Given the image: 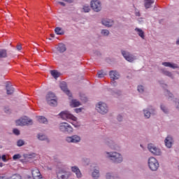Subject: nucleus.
I'll use <instances>...</instances> for the list:
<instances>
[{
  "mask_svg": "<svg viewBox=\"0 0 179 179\" xmlns=\"http://www.w3.org/2000/svg\"><path fill=\"white\" fill-rule=\"evenodd\" d=\"M59 115L62 120H71V121H73L71 124L76 128L79 127V124L76 122L78 118H76V117H75L73 115L71 114L69 111H63L59 114Z\"/></svg>",
  "mask_w": 179,
  "mask_h": 179,
  "instance_id": "nucleus-1",
  "label": "nucleus"
},
{
  "mask_svg": "<svg viewBox=\"0 0 179 179\" xmlns=\"http://www.w3.org/2000/svg\"><path fill=\"white\" fill-rule=\"evenodd\" d=\"M106 157L110 159L114 163H122V161L124 160L122 155L117 152H106Z\"/></svg>",
  "mask_w": 179,
  "mask_h": 179,
  "instance_id": "nucleus-2",
  "label": "nucleus"
},
{
  "mask_svg": "<svg viewBox=\"0 0 179 179\" xmlns=\"http://www.w3.org/2000/svg\"><path fill=\"white\" fill-rule=\"evenodd\" d=\"M46 101L49 106L55 107L58 104V99L55 96V94L52 92H48L46 95Z\"/></svg>",
  "mask_w": 179,
  "mask_h": 179,
  "instance_id": "nucleus-3",
  "label": "nucleus"
},
{
  "mask_svg": "<svg viewBox=\"0 0 179 179\" xmlns=\"http://www.w3.org/2000/svg\"><path fill=\"white\" fill-rule=\"evenodd\" d=\"M148 167L152 171H157L159 167V161L153 157H150L148 159Z\"/></svg>",
  "mask_w": 179,
  "mask_h": 179,
  "instance_id": "nucleus-4",
  "label": "nucleus"
},
{
  "mask_svg": "<svg viewBox=\"0 0 179 179\" xmlns=\"http://www.w3.org/2000/svg\"><path fill=\"white\" fill-rule=\"evenodd\" d=\"M59 129L60 132H64V134H72L73 132V128L71 124L66 122H62L59 125Z\"/></svg>",
  "mask_w": 179,
  "mask_h": 179,
  "instance_id": "nucleus-5",
  "label": "nucleus"
},
{
  "mask_svg": "<svg viewBox=\"0 0 179 179\" xmlns=\"http://www.w3.org/2000/svg\"><path fill=\"white\" fill-rule=\"evenodd\" d=\"M96 110L99 114L104 115L108 113V106L106 103L100 101L96 105Z\"/></svg>",
  "mask_w": 179,
  "mask_h": 179,
  "instance_id": "nucleus-6",
  "label": "nucleus"
},
{
  "mask_svg": "<svg viewBox=\"0 0 179 179\" xmlns=\"http://www.w3.org/2000/svg\"><path fill=\"white\" fill-rule=\"evenodd\" d=\"M57 177L58 179H69L72 177V172L65 168L60 169Z\"/></svg>",
  "mask_w": 179,
  "mask_h": 179,
  "instance_id": "nucleus-7",
  "label": "nucleus"
},
{
  "mask_svg": "<svg viewBox=\"0 0 179 179\" xmlns=\"http://www.w3.org/2000/svg\"><path fill=\"white\" fill-rule=\"evenodd\" d=\"M16 125H19L23 127L24 125H31L33 124V120L29 119V117L24 116V117H21L15 122Z\"/></svg>",
  "mask_w": 179,
  "mask_h": 179,
  "instance_id": "nucleus-8",
  "label": "nucleus"
},
{
  "mask_svg": "<svg viewBox=\"0 0 179 179\" xmlns=\"http://www.w3.org/2000/svg\"><path fill=\"white\" fill-rule=\"evenodd\" d=\"M90 6L94 10V12H101L102 7H101V1L100 0H92L90 2Z\"/></svg>",
  "mask_w": 179,
  "mask_h": 179,
  "instance_id": "nucleus-9",
  "label": "nucleus"
},
{
  "mask_svg": "<svg viewBox=\"0 0 179 179\" xmlns=\"http://www.w3.org/2000/svg\"><path fill=\"white\" fill-rule=\"evenodd\" d=\"M148 148V150L155 156H162V150L155 145V144H149Z\"/></svg>",
  "mask_w": 179,
  "mask_h": 179,
  "instance_id": "nucleus-10",
  "label": "nucleus"
},
{
  "mask_svg": "<svg viewBox=\"0 0 179 179\" xmlns=\"http://www.w3.org/2000/svg\"><path fill=\"white\" fill-rule=\"evenodd\" d=\"M122 55H123L124 59L128 61V62H134V61H136V56L128 51L122 50Z\"/></svg>",
  "mask_w": 179,
  "mask_h": 179,
  "instance_id": "nucleus-11",
  "label": "nucleus"
},
{
  "mask_svg": "<svg viewBox=\"0 0 179 179\" xmlns=\"http://www.w3.org/2000/svg\"><path fill=\"white\" fill-rule=\"evenodd\" d=\"M110 78L111 79V85L112 86H117V83L115 80L120 79V73L116 71H111L109 73Z\"/></svg>",
  "mask_w": 179,
  "mask_h": 179,
  "instance_id": "nucleus-12",
  "label": "nucleus"
},
{
  "mask_svg": "<svg viewBox=\"0 0 179 179\" xmlns=\"http://www.w3.org/2000/svg\"><path fill=\"white\" fill-rule=\"evenodd\" d=\"M66 141H67L68 143H78V142H80V136L78 135L68 136L66 138Z\"/></svg>",
  "mask_w": 179,
  "mask_h": 179,
  "instance_id": "nucleus-13",
  "label": "nucleus"
},
{
  "mask_svg": "<svg viewBox=\"0 0 179 179\" xmlns=\"http://www.w3.org/2000/svg\"><path fill=\"white\" fill-rule=\"evenodd\" d=\"M60 87H61L62 90L64 91V93H66V94H67V96H69V97H72V94L71 93V92L69 90H68V87H66V83H65V82L61 83Z\"/></svg>",
  "mask_w": 179,
  "mask_h": 179,
  "instance_id": "nucleus-14",
  "label": "nucleus"
},
{
  "mask_svg": "<svg viewBox=\"0 0 179 179\" xmlns=\"http://www.w3.org/2000/svg\"><path fill=\"white\" fill-rule=\"evenodd\" d=\"M102 24H103V26H106V27H111V26L114 24V21L110 19L105 18L102 20Z\"/></svg>",
  "mask_w": 179,
  "mask_h": 179,
  "instance_id": "nucleus-15",
  "label": "nucleus"
},
{
  "mask_svg": "<svg viewBox=\"0 0 179 179\" xmlns=\"http://www.w3.org/2000/svg\"><path fill=\"white\" fill-rule=\"evenodd\" d=\"M71 171L73 173H75L77 178H82V173L80 172V170L79 169V168H78V166H72Z\"/></svg>",
  "mask_w": 179,
  "mask_h": 179,
  "instance_id": "nucleus-16",
  "label": "nucleus"
},
{
  "mask_svg": "<svg viewBox=\"0 0 179 179\" xmlns=\"http://www.w3.org/2000/svg\"><path fill=\"white\" fill-rule=\"evenodd\" d=\"M165 145L166 146V148H171V146H173V137H171V136H168L165 141Z\"/></svg>",
  "mask_w": 179,
  "mask_h": 179,
  "instance_id": "nucleus-17",
  "label": "nucleus"
},
{
  "mask_svg": "<svg viewBox=\"0 0 179 179\" xmlns=\"http://www.w3.org/2000/svg\"><path fill=\"white\" fill-rule=\"evenodd\" d=\"M162 65L168 68H171L172 69H177V68H178V65H177V64L172 62H162Z\"/></svg>",
  "mask_w": 179,
  "mask_h": 179,
  "instance_id": "nucleus-18",
  "label": "nucleus"
},
{
  "mask_svg": "<svg viewBox=\"0 0 179 179\" xmlns=\"http://www.w3.org/2000/svg\"><path fill=\"white\" fill-rule=\"evenodd\" d=\"M7 94H13L15 92V88L12 85H10V83H7L6 85Z\"/></svg>",
  "mask_w": 179,
  "mask_h": 179,
  "instance_id": "nucleus-19",
  "label": "nucleus"
},
{
  "mask_svg": "<svg viewBox=\"0 0 179 179\" xmlns=\"http://www.w3.org/2000/svg\"><path fill=\"white\" fill-rule=\"evenodd\" d=\"M135 31L136 33H137L139 37H141L143 40H145V32L143 31V30L140 28H136Z\"/></svg>",
  "mask_w": 179,
  "mask_h": 179,
  "instance_id": "nucleus-20",
  "label": "nucleus"
},
{
  "mask_svg": "<svg viewBox=\"0 0 179 179\" xmlns=\"http://www.w3.org/2000/svg\"><path fill=\"white\" fill-rule=\"evenodd\" d=\"M57 50L59 52H65L66 51V46L64 43H59Z\"/></svg>",
  "mask_w": 179,
  "mask_h": 179,
  "instance_id": "nucleus-21",
  "label": "nucleus"
},
{
  "mask_svg": "<svg viewBox=\"0 0 179 179\" xmlns=\"http://www.w3.org/2000/svg\"><path fill=\"white\" fill-rule=\"evenodd\" d=\"M152 3H155V0H145L144 6L145 9H149L152 6Z\"/></svg>",
  "mask_w": 179,
  "mask_h": 179,
  "instance_id": "nucleus-22",
  "label": "nucleus"
},
{
  "mask_svg": "<svg viewBox=\"0 0 179 179\" xmlns=\"http://www.w3.org/2000/svg\"><path fill=\"white\" fill-rule=\"evenodd\" d=\"M81 12H84L85 13H88V12H90V6H89V4H84L81 9Z\"/></svg>",
  "mask_w": 179,
  "mask_h": 179,
  "instance_id": "nucleus-23",
  "label": "nucleus"
},
{
  "mask_svg": "<svg viewBox=\"0 0 179 179\" xmlns=\"http://www.w3.org/2000/svg\"><path fill=\"white\" fill-rule=\"evenodd\" d=\"M71 107H79L80 106V102L76 99H73L71 102Z\"/></svg>",
  "mask_w": 179,
  "mask_h": 179,
  "instance_id": "nucleus-24",
  "label": "nucleus"
},
{
  "mask_svg": "<svg viewBox=\"0 0 179 179\" xmlns=\"http://www.w3.org/2000/svg\"><path fill=\"white\" fill-rule=\"evenodd\" d=\"M50 73L55 79H57V78H59V73L57 71V70H52L50 71Z\"/></svg>",
  "mask_w": 179,
  "mask_h": 179,
  "instance_id": "nucleus-25",
  "label": "nucleus"
},
{
  "mask_svg": "<svg viewBox=\"0 0 179 179\" xmlns=\"http://www.w3.org/2000/svg\"><path fill=\"white\" fill-rule=\"evenodd\" d=\"M55 31L56 34H58L59 36H62V34H64V30L60 27H56Z\"/></svg>",
  "mask_w": 179,
  "mask_h": 179,
  "instance_id": "nucleus-26",
  "label": "nucleus"
},
{
  "mask_svg": "<svg viewBox=\"0 0 179 179\" xmlns=\"http://www.w3.org/2000/svg\"><path fill=\"white\" fill-rule=\"evenodd\" d=\"M92 177L94 179H97L99 178V177H100V173L99 170L95 169L93 172H92Z\"/></svg>",
  "mask_w": 179,
  "mask_h": 179,
  "instance_id": "nucleus-27",
  "label": "nucleus"
},
{
  "mask_svg": "<svg viewBox=\"0 0 179 179\" xmlns=\"http://www.w3.org/2000/svg\"><path fill=\"white\" fill-rule=\"evenodd\" d=\"M38 139H39V141H48V138H47V136L42 134H38Z\"/></svg>",
  "mask_w": 179,
  "mask_h": 179,
  "instance_id": "nucleus-28",
  "label": "nucleus"
},
{
  "mask_svg": "<svg viewBox=\"0 0 179 179\" xmlns=\"http://www.w3.org/2000/svg\"><path fill=\"white\" fill-rule=\"evenodd\" d=\"M38 122H41V124H45L47 122V118L43 116H39L38 117Z\"/></svg>",
  "mask_w": 179,
  "mask_h": 179,
  "instance_id": "nucleus-29",
  "label": "nucleus"
},
{
  "mask_svg": "<svg viewBox=\"0 0 179 179\" xmlns=\"http://www.w3.org/2000/svg\"><path fill=\"white\" fill-rule=\"evenodd\" d=\"M162 73H164V75H165L166 76H169V78H173V73H171V72L162 69Z\"/></svg>",
  "mask_w": 179,
  "mask_h": 179,
  "instance_id": "nucleus-30",
  "label": "nucleus"
},
{
  "mask_svg": "<svg viewBox=\"0 0 179 179\" xmlns=\"http://www.w3.org/2000/svg\"><path fill=\"white\" fill-rule=\"evenodd\" d=\"M7 55L6 50H0V58H6Z\"/></svg>",
  "mask_w": 179,
  "mask_h": 179,
  "instance_id": "nucleus-31",
  "label": "nucleus"
},
{
  "mask_svg": "<svg viewBox=\"0 0 179 179\" xmlns=\"http://www.w3.org/2000/svg\"><path fill=\"white\" fill-rule=\"evenodd\" d=\"M143 113L145 118H150V111H149L148 110H144Z\"/></svg>",
  "mask_w": 179,
  "mask_h": 179,
  "instance_id": "nucleus-32",
  "label": "nucleus"
},
{
  "mask_svg": "<svg viewBox=\"0 0 179 179\" xmlns=\"http://www.w3.org/2000/svg\"><path fill=\"white\" fill-rule=\"evenodd\" d=\"M107 145L110 148L115 149V145H114V142H113V141H110L108 143H107Z\"/></svg>",
  "mask_w": 179,
  "mask_h": 179,
  "instance_id": "nucleus-33",
  "label": "nucleus"
},
{
  "mask_svg": "<svg viewBox=\"0 0 179 179\" xmlns=\"http://www.w3.org/2000/svg\"><path fill=\"white\" fill-rule=\"evenodd\" d=\"M101 33L102 36H108V34H110V31L107 29H103Z\"/></svg>",
  "mask_w": 179,
  "mask_h": 179,
  "instance_id": "nucleus-34",
  "label": "nucleus"
},
{
  "mask_svg": "<svg viewBox=\"0 0 179 179\" xmlns=\"http://www.w3.org/2000/svg\"><path fill=\"white\" fill-rule=\"evenodd\" d=\"M98 78H104V76L106 75V73L104 71H101L97 73Z\"/></svg>",
  "mask_w": 179,
  "mask_h": 179,
  "instance_id": "nucleus-35",
  "label": "nucleus"
},
{
  "mask_svg": "<svg viewBox=\"0 0 179 179\" xmlns=\"http://www.w3.org/2000/svg\"><path fill=\"white\" fill-rule=\"evenodd\" d=\"M0 159H1L2 162H3L4 163H6V162H8V157H6V155H3L0 157Z\"/></svg>",
  "mask_w": 179,
  "mask_h": 179,
  "instance_id": "nucleus-36",
  "label": "nucleus"
},
{
  "mask_svg": "<svg viewBox=\"0 0 179 179\" xmlns=\"http://www.w3.org/2000/svg\"><path fill=\"white\" fill-rule=\"evenodd\" d=\"M22 157V155L20 154H16L13 156V160H17Z\"/></svg>",
  "mask_w": 179,
  "mask_h": 179,
  "instance_id": "nucleus-37",
  "label": "nucleus"
},
{
  "mask_svg": "<svg viewBox=\"0 0 179 179\" xmlns=\"http://www.w3.org/2000/svg\"><path fill=\"white\" fill-rule=\"evenodd\" d=\"M17 146H23L24 145V141L23 140H18L17 142Z\"/></svg>",
  "mask_w": 179,
  "mask_h": 179,
  "instance_id": "nucleus-38",
  "label": "nucleus"
},
{
  "mask_svg": "<svg viewBox=\"0 0 179 179\" xmlns=\"http://www.w3.org/2000/svg\"><path fill=\"white\" fill-rule=\"evenodd\" d=\"M106 178L107 179H115V178H114V176H113V173H107L106 174Z\"/></svg>",
  "mask_w": 179,
  "mask_h": 179,
  "instance_id": "nucleus-39",
  "label": "nucleus"
},
{
  "mask_svg": "<svg viewBox=\"0 0 179 179\" xmlns=\"http://www.w3.org/2000/svg\"><path fill=\"white\" fill-rule=\"evenodd\" d=\"M143 90H144L143 86L142 85L138 86V92H139V93H143Z\"/></svg>",
  "mask_w": 179,
  "mask_h": 179,
  "instance_id": "nucleus-40",
  "label": "nucleus"
},
{
  "mask_svg": "<svg viewBox=\"0 0 179 179\" xmlns=\"http://www.w3.org/2000/svg\"><path fill=\"white\" fill-rule=\"evenodd\" d=\"M161 109L162 110V111H164V113H165V114H167L169 113V110L166 108V106L162 105L161 106Z\"/></svg>",
  "mask_w": 179,
  "mask_h": 179,
  "instance_id": "nucleus-41",
  "label": "nucleus"
},
{
  "mask_svg": "<svg viewBox=\"0 0 179 179\" xmlns=\"http://www.w3.org/2000/svg\"><path fill=\"white\" fill-rule=\"evenodd\" d=\"M165 94H166V96H169V97H173V94L170 93V92H169V90L165 91Z\"/></svg>",
  "mask_w": 179,
  "mask_h": 179,
  "instance_id": "nucleus-42",
  "label": "nucleus"
},
{
  "mask_svg": "<svg viewBox=\"0 0 179 179\" xmlns=\"http://www.w3.org/2000/svg\"><path fill=\"white\" fill-rule=\"evenodd\" d=\"M13 134H15V135H20V131L17 129H13Z\"/></svg>",
  "mask_w": 179,
  "mask_h": 179,
  "instance_id": "nucleus-43",
  "label": "nucleus"
},
{
  "mask_svg": "<svg viewBox=\"0 0 179 179\" xmlns=\"http://www.w3.org/2000/svg\"><path fill=\"white\" fill-rule=\"evenodd\" d=\"M175 104L176 106V108L179 109V100L178 99H176Z\"/></svg>",
  "mask_w": 179,
  "mask_h": 179,
  "instance_id": "nucleus-44",
  "label": "nucleus"
},
{
  "mask_svg": "<svg viewBox=\"0 0 179 179\" xmlns=\"http://www.w3.org/2000/svg\"><path fill=\"white\" fill-rule=\"evenodd\" d=\"M17 50L18 51H20V50H22V45H17Z\"/></svg>",
  "mask_w": 179,
  "mask_h": 179,
  "instance_id": "nucleus-45",
  "label": "nucleus"
},
{
  "mask_svg": "<svg viewBox=\"0 0 179 179\" xmlns=\"http://www.w3.org/2000/svg\"><path fill=\"white\" fill-rule=\"evenodd\" d=\"M117 120H118V121H122V116L121 115H119L117 116Z\"/></svg>",
  "mask_w": 179,
  "mask_h": 179,
  "instance_id": "nucleus-46",
  "label": "nucleus"
},
{
  "mask_svg": "<svg viewBox=\"0 0 179 179\" xmlns=\"http://www.w3.org/2000/svg\"><path fill=\"white\" fill-rule=\"evenodd\" d=\"M80 111H82V109L81 108H76V109H75V112L76 113H80Z\"/></svg>",
  "mask_w": 179,
  "mask_h": 179,
  "instance_id": "nucleus-47",
  "label": "nucleus"
},
{
  "mask_svg": "<svg viewBox=\"0 0 179 179\" xmlns=\"http://www.w3.org/2000/svg\"><path fill=\"white\" fill-rule=\"evenodd\" d=\"M59 5H62V6H65V3H64V2L59 1Z\"/></svg>",
  "mask_w": 179,
  "mask_h": 179,
  "instance_id": "nucleus-48",
  "label": "nucleus"
},
{
  "mask_svg": "<svg viewBox=\"0 0 179 179\" xmlns=\"http://www.w3.org/2000/svg\"><path fill=\"white\" fill-rule=\"evenodd\" d=\"M136 16H141V13H139V11H136Z\"/></svg>",
  "mask_w": 179,
  "mask_h": 179,
  "instance_id": "nucleus-49",
  "label": "nucleus"
},
{
  "mask_svg": "<svg viewBox=\"0 0 179 179\" xmlns=\"http://www.w3.org/2000/svg\"><path fill=\"white\" fill-rule=\"evenodd\" d=\"M0 167H3V163L0 162Z\"/></svg>",
  "mask_w": 179,
  "mask_h": 179,
  "instance_id": "nucleus-50",
  "label": "nucleus"
},
{
  "mask_svg": "<svg viewBox=\"0 0 179 179\" xmlns=\"http://www.w3.org/2000/svg\"><path fill=\"white\" fill-rule=\"evenodd\" d=\"M51 37H54V34H51Z\"/></svg>",
  "mask_w": 179,
  "mask_h": 179,
  "instance_id": "nucleus-51",
  "label": "nucleus"
},
{
  "mask_svg": "<svg viewBox=\"0 0 179 179\" xmlns=\"http://www.w3.org/2000/svg\"><path fill=\"white\" fill-rule=\"evenodd\" d=\"M0 149H2V145H0Z\"/></svg>",
  "mask_w": 179,
  "mask_h": 179,
  "instance_id": "nucleus-52",
  "label": "nucleus"
},
{
  "mask_svg": "<svg viewBox=\"0 0 179 179\" xmlns=\"http://www.w3.org/2000/svg\"><path fill=\"white\" fill-rule=\"evenodd\" d=\"M141 147L142 148V145H141Z\"/></svg>",
  "mask_w": 179,
  "mask_h": 179,
  "instance_id": "nucleus-53",
  "label": "nucleus"
},
{
  "mask_svg": "<svg viewBox=\"0 0 179 179\" xmlns=\"http://www.w3.org/2000/svg\"><path fill=\"white\" fill-rule=\"evenodd\" d=\"M178 169H179V166H178Z\"/></svg>",
  "mask_w": 179,
  "mask_h": 179,
  "instance_id": "nucleus-54",
  "label": "nucleus"
}]
</instances>
